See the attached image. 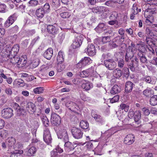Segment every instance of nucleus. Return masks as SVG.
I'll use <instances>...</instances> for the list:
<instances>
[{
  "instance_id": "obj_37",
  "label": "nucleus",
  "mask_w": 157,
  "mask_h": 157,
  "mask_svg": "<svg viewBox=\"0 0 157 157\" xmlns=\"http://www.w3.org/2000/svg\"><path fill=\"white\" fill-rule=\"evenodd\" d=\"M132 9V12L135 13V14H138L139 12L141 11V9L138 8L137 4L136 3H135L133 4Z\"/></svg>"
},
{
  "instance_id": "obj_36",
  "label": "nucleus",
  "mask_w": 157,
  "mask_h": 157,
  "mask_svg": "<svg viewBox=\"0 0 157 157\" xmlns=\"http://www.w3.org/2000/svg\"><path fill=\"white\" fill-rule=\"evenodd\" d=\"M150 104L152 106L157 105V95H155L151 97L150 100Z\"/></svg>"
},
{
  "instance_id": "obj_41",
  "label": "nucleus",
  "mask_w": 157,
  "mask_h": 157,
  "mask_svg": "<svg viewBox=\"0 0 157 157\" xmlns=\"http://www.w3.org/2000/svg\"><path fill=\"white\" fill-rule=\"evenodd\" d=\"M36 151V148L32 147L30 148L26 152V155L28 156H30L33 155Z\"/></svg>"
},
{
  "instance_id": "obj_27",
  "label": "nucleus",
  "mask_w": 157,
  "mask_h": 157,
  "mask_svg": "<svg viewBox=\"0 0 157 157\" xmlns=\"http://www.w3.org/2000/svg\"><path fill=\"white\" fill-rule=\"evenodd\" d=\"M50 10V5L48 3H45L43 6L42 10L41 11V15H40V17H42L44 14L45 13L48 11Z\"/></svg>"
},
{
  "instance_id": "obj_13",
  "label": "nucleus",
  "mask_w": 157,
  "mask_h": 157,
  "mask_svg": "<svg viewBox=\"0 0 157 157\" xmlns=\"http://www.w3.org/2000/svg\"><path fill=\"white\" fill-rule=\"evenodd\" d=\"M51 122L55 125H59L61 121L60 116L54 113H52L51 114Z\"/></svg>"
},
{
  "instance_id": "obj_21",
  "label": "nucleus",
  "mask_w": 157,
  "mask_h": 157,
  "mask_svg": "<svg viewBox=\"0 0 157 157\" xmlns=\"http://www.w3.org/2000/svg\"><path fill=\"white\" fill-rule=\"evenodd\" d=\"M26 109L29 113H33L35 111L34 104L31 102L28 103L26 105Z\"/></svg>"
},
{
  "instance_id": "obj_32",
  "label": "nucleus",
  "mask_w": 157,
  "mask_h": 157,
  "mask_svg": "<svg viewBox=\"0 0 157 157\" xmlns=\"http://www.w3.org/2000/svg\"><path fill=\"white\" fill-rule=\"evenodd\" d=\"M143 94L146 97H151L153 94V91L150 88L147 87L143 91Z\"/></svg>"
},
{
  "instance_id": "obj_18",
  "label": "nucleus",
  "mask_w": 157,
  "mask_h": 157,
  "mask_svg": "<svg viewBox=\"0 0 157 157\" xmlns=\"http://www.w3.org/2000/svg\"><path fill=\"white\" fill-rule=\"evenodd\" d=\"M9 58L10 59V62L11 63L13 64L17 63L18 66L20 65L22 63V60L23 59V58H20L19 56L17 55Z\"/></svg>"
},
{
  "instance_id": "obj_56",
  "label": "nucleus",
  "mask_w": 157,
  "mask_h": 157,
  "mask_svg": "<svg viewBox=\"0 0 157 157\" xmlns=\"http://www.w3.org/2000/svg\"><path fill=\"white\" fill-rule=\"evenodd\" d=\"M110 40V37L109 36L103 37L101 40L103 44H105L108 42Z\"/></svg>"
},
{
  "instance_id": "obj_15",
  "label": "nucleus",
  "mask_w": 157,
  "mask_h": 157,
  "mask_svg": "<svg viewBox=\"0 0 157 157\" xmlns=\"http://www.w3.org/2000/svg\"><path fill=\"white\" fill-rule=\"evenodd\" d=\"M14 107L15 109L16 114L17 116H19L21 115H24L26 114V111L23 108L20 107L17 103L14 104Z\"/></svg>"
},
{
  "instance_id": "obj_49",
  "label": "nucleus",
  "mask_w": 157,
  "mask_h": 157,
  "mask_svg": "<svg viewBox=\"0 0 157 157\" xmlns=\"http://www.w3.org/2000/svg\"><path fill=\"white\" fill-rule=\"evenodd\" d=\"M119 97L118 95H116L112 98L109 99L110 102L113 103L118 101L119 100Z\"/></svg>"
},
{
  "instance_id": "obj_64",
  "label": "nucleus",
  "mask_w": 157,
  "mask_h": 157,
  "mask_svg": "<svg viewBox=\"0 0 157 157\" xmlns=\"http://www.w3.org/2000/svg\"><path fill=\"white\" fill-rule=\"evenodd\" d=\"M150 111L151 113L155 115H157V109L155 107L151 108Z\"/></svg>"
},
{
  "instance_id": "obj_46",
  "label": "nucleus",
  "mask_w": 157,
  "mask_h": 157,
  "mask_svg": "<svg viewBox=\"0 0 157 157\" xmlns=\"http://www.w3.org/2000/svg\"><path fill=\"white\" fill-rule=\"evenodd\" d=\"M71 15V13L68 12H63L60 14V16L63 18H68Z\"/></svg>"
},
{
  "instance_id": "obj_59",
  "label": "nucleus",
  "mask_w": 157,
  "mask_h": 157,
  "mask_svg": "<svg viewBox=\"0 0 157 157\" xmlns=\"http://www.w3.org/2000/svg\"><path fill=\"white\" fill-rule=\"evenodd\" d=\"M48 68V67H45L44 65H42L40 67V71H43L44 72V75L46 74L47 73V70Z\"/></svg>"
},
{
  "instance_id": "obj_55",
  "label": "nucleus",
  "mask_w": 157,
  "mask_h": 157,
  "mask_svg": "<svg viewBox=\"0 0 157 157\" xmlns=\"http://www.w3.org/2000/svg\"><path fill=\"white\" fill-rule=\"evenodd\" d=\"M101 9V6H97V7L93 8L92 9V12L95 13H100V10Z\"/></svg>"
},
{
  "instance_id": "obj_60",
  "label": "nucleus",
  "mask_w": 157,
  "mask_h": 157,
  "mask_svg": "<svg viewBox=\"0 0 157 157\" xmlns=\"http://www.w3.org/2000/svg\"><path fill=\"white\" fill-rule=\"evenodd\" d=\"M86 147L89 150H91L93 147V145L92 142H88L86 145Z\"/></svg>"
},
{
  "instance_id": "obj_6",
  "label": "nucleus",
  "mask_w": 157,
  "mask_h": 157,
  "mask_svg": "<svg viewBox=\"0 0 157 157\" xmlns=\"http://www.w3.org/2000/svg\"><path fill=\"white\" fill-rule=\"evenodd\" d=\"M123 37L118 36L113 39L111 45L113 48H115L120 46L124 41Z\"/></svg>"
},
{
  "instance_id": "obj_24",
  "label": "nucleus",
  "mask_w": 157,
  "mask_h": 157,
  "mask_svg": "<svg viewBox=\"0 0 157 157\" xmlns=\"http://www.w3.org/2000/svg\"><path fill=\"white\" fill-rule=\"evenodd\" d=\"M82 82V87L85 90H88L91 87L92 84L88 81L83 80Z\"/></svg>"
},
{
  "instance_id": "obj_51",
  "label": "nucleus",
  "mask_w": 157,
  "mask_h": 157,
  "mask_svg": "<svg viewBox=\"0 0 157 157\" xmlns=\"http://www.w3.org/2000/svg\"><path fill=\"white\" fill-rule=\"evenodd\" d=\"M117 15L118 14L116 12L114 11L113 12L109 17L110 19L116 20V19L117 16Z\"/></svg>"
},
{
  "instance_id": "obj_50",
  "label": "nucleus",
  "mask_w": 157,
  "mask_h": 157,
  "mask_svg": "<svg viewBox=\"0 0 157 157\" xmlns=\"http://www.w3.org/2000/svg\"><path fill=\"white\" fill-rule=\"evenodd\" d=\"M11 49L14 52L15 54L17 55L19 50V46L18 45H15L11 48Z\"/></svg>"
},
{
  "instance_id": "obj_5",
  "label": "nucleus",
  "mask_w": 157,
  "mask_h": 157,
  "mask_svg": "<svg viewBox=\"0 0 157 157\" xmlns=\"http://www.w3.org/2000/svg\"><path fill=\"white\" fill-rule=\"evenodd\" d=\"M43 139L44 141L48 144L51 143L52 142V139L51 134L48 128H45L44 129Z\"/></svg>"
},
{
  "instance_id": "obj_19",
  "label": "nucleus",
  "mask_w": 157,
  "mask_h": 157,
  "mask_svg": "<svg viewBox=\"0 0 157 157\" xmlns=\"http://www.w3.org/2000/svg\"><path fill=\"white\" fill-rule=\"evenodd\" d=\"M135 85L131 81H128L126 82L125 84L124 90L125 92L128 94L131 92L133 86Z\"/></svg>"
},
{
  "instance_id": "obj_12",
  "label": "nucleus",
  "mask_w": 157,
  "mask_h": 157,
  "mask_svg": "<svg viewBox=\"0 0 157 157\" xmlns=\"http://www.w3.org/2000/svg\"><path fill=\"white\" fill-rule=\"evenodd\" d=\"M154 26L152 25L151 26H148L146 27L145 34L151 37L155 36L156 33L157 32V30L154 28Z\"/></svg>"
},
{
  "instance_id": "obj_48",
  "label": "nucleus",
  "mask_w": 157,
  "mask_h": 157,
  "mask_svg": "<svg viewBox=\"0 0 157 157\" xmlns=\"http://www.w3.org/2000/svg\"><path fill=\"white\" fill-rule=\"evenodd\" d=\"M120 108L122 110L124 109L125 112H127L129 109V106L125 104H121L120 105Z\"/></svg>"
},
{
  "instance_id": "obj_30",
  "label": "nucleus",
  "mask_w": 157,
  "mask_h": 157,
  "mask_svg": "<svg viewBox=\"0 0 157 157\" xmlns=\"http://www.w3.org/2000/svg\"><path fill=\"white\" fill-rule=\"evenodd\" d=\"M42 123L45 128L49 126V121L47 117L44 115L42 114L40 116Z\"/></svg>"
},
{
  "instance_id": "obj_52",
  "label": "nucleus",
  "mask_w": 157,
  "mask_h": 157,
  "mask_svg": "<svg viewBox=\"0 0 157 157\" xmlns=\"http://www.w3.org/2000/svg\"><path fill=\"white\" fill-rule=\"evenodd\" d=\"M118 66L120 68H123L124 65V61L123 59H120L118 62Z\"/></svg>"
},
{
  "instance_id": "obj_40",
  "label": "nucleus",
  "mask_w": 157,
  "mask_h": 157,
  "mask_svg": "<svg viewBox=\"0 0 157 157\" xmlns=\"http://www.w3.org/2000/svg\"><path fill=\"white\" fill-rule=\"evenodd\" d=\"M6 51L7 53V56L9 58H10L13 56H15L17 55V54H15L14 52H13L11 49L10 48H7L6 49Z\"/></svg>"
},
{
  "instance_id": "obj_4",
  "label": "nucleus",
  "mask_w": 157,
  "mask_h": 157,
  "mask_svg": "<svg viewBox=\"0 0 157 157\" xmlns=\"http://www.w3.org/2000/svg\"><path fill=\"white\" fill-rule=\"evenodd\" d=\"M91 116L96 122L100 125H103L105 123V121L104 118L100 115L98 114L96 111L92 110Z\"/></svg>"
},
{
  "instance_id": "obj_1",
  "label": "nucleus",
  "mask_w": 157,
  "mask_h": 157,
  "mask_svg": "<svg viewBox=\"0 0 157 157\" xmlns=\"http://www.w3.org/2000/svg\"><path fill=\"white\" fill-rule=\"evenodd\" d=\"M133 53L132 52H126V53L125 56V60L126 62H127V65L128 67L130 68L131 70L133 71L135 70V65L134 63V61L131 60L130 62H129V60H131L132 59L134 56Z\"/></svg>"
},
{
  "instance_id": "obj_11",
  "label": "nucleus",
  "mask_w": 157,
  "mask_h": 157,
  "mask_svg": "<svg viewBox=\"0 0 157 157\" xmlns=\"http://www.w3.org/2000/svg\"><path fill=\"white\" fill-rule=\"evenodd\" d=\"M85 51L90 56H94L96 53L95 47L92 44H88L87 48L85 49Z\"/></svg>"
},
{
  "instance_id": "obj_44",
  "label": "nucleus",
  "mask_w": 157,
  "mask_h": 157,
  "mask_svg": "<svg viewBox=\"0 0 157 157\" xmlns=\"http://www.w3.org/2000/svg\"><path fill=\"white\" fill-rule=\"evenodd\" d=\"M81 127L83 129H86L89 127V124L88 122L85 121H82L80 124Z\"/></svg>"
},
{
  "instance_id": "obj_25",
  "label": "nucleus",
  "mask_w": 157,
  "mask_h": 157,
  "mask_svg": "<svg viewBox=\"0 0 157 157\" xmlns=\"http://www.w3.org/2000/svg\"><path fill=\"white\" fill-rule=\"evenodd\" d=\"M121 91V88L117 85L115 84L111 89L110 93L111 94H115L118 93Z\"/></svg>"
},
{
  "instance_id": "obj_17",
  "label": "nucleus",
  "mask_w": 157,
  "mask_h": 157,
  "mask_svg": "<svg viewBox=\"0 0 157 157\" xmlns=\"http://www.w3.org/2000/svg\"><path fill=\"white\" fill-rule=\"evenodd\" d=\"M48 32L53 35L57 34L58 33V29L57 26L52 25H49L47 26Z\"/></svg>"
},
{
  "instance_id": "obj_26",
  "label": "nucleus",
  "mask_w": 157,
  "mask_h": 157,
  "mask_svg": "<svg viewBox=\"0 0 157 157\" xmlns=\"http://www.w3.org/2000/svg\"><path fill=\"white\" fill-rule=\"evenodd\" d=\"M122 74V71L118 68L115 69L113 71V76L116 78H119L121 77Z\"/></svg>"
},
{
  "instance_id": "obj_42",
  "label": "nucleus",
  "mask_w": 157,
  "mask_h": 157,
  "mask_svg": "<svg viewBox=\"0 0 157 157\" xmlns=\"http://www.w3.org/2000/svg\"><path fill=\"white\" fill-rule=\"evenodd\" d=\"M14 22L13 17L11 16L9 17L5 23V26L8 27L12 25Z\"/></svg>"
},
{
  "instance_id": "obj_53",
  "label": "nucleus",
  "mask_w": 157,
  "mask_h": 157,
  "mask_svg": "<svg viewBox=\"0 0 157 157\" xmlns=\"http://www.w3.org/2000/svg\"><path fill=\"white\" fill-rule=\"evenodd\" d=\"M60 4L59 0H52V5L53 7L58 6Z\"/></svg>"
},
{
  "instance_id": "obj_57",
  "label": "nucleus",
  "mask_w": 157,
  "mask_h": 157,
  "mask_svg": "<svg viewBox=\"0 0 157 157\" xmlns=\"http://www.w3.org/2000/svg\"><path fill=\"white\" fill-rule=\"evenodd\" d=\"M123 71H124V74L125 75V76H126L127 77H128L129 75L128 68L126 67H124L123 68Z\"/></svg>"
},
{
  "instance_id": "obj_7",
  "label": "nucleus",
  "mask_w": 157,
  "mask_h": 157,
  "mask_svg": "<svg viewBox=\"0 0 157 157\" xmlns=\"http://www.w3.org/2000/svg\"><path fill=\"white\" fill-rule=\"evenodd\" d=\"M91 63L92 60L89 57H85L82 58L77 64V67L78 68H81L90 64Z\"/></svg>"
},
{
  "instance_id": "obj_10",
  "label": "nucleus",
  "mask_w": 157,
  "mask_h": 157,
  "mask_svg": "<svg viewBox=\"0 0 157 157\" xmlns=\"http://www.w3.org/2000/svg\"><path fill=\"white\" fill-rule=\"evenodd\" d=\"M13 115V111L11 108L3 109L2 112V116L5 118L11 117Z\"/></svg>"
},
{
  "instance_id": "obj_39",
  "label": "nucleus",
  "mask_w": 157,
  "mask_h": 157,
  "mask_svg": "<svg viewBox=\"0 0 157 157\" xmlns=\"http://www.w3.org/2000/svg\"><path fill=\"white\" fill-rule=\"evenodd\" d=\"M138 50L139 52H145L147 51V47L145 45L144 43H143L140 44H139Z\"/></svg>"
},
{
  "instance_id": "obj_29",
  "label": "nucleus",
  "mask_w": 157,
  "mask_h": 157,
  "mask_svg": "<svg viewBox=\"0 0 157 157\" xmlns=\"http://www.w3.org/2000/svg\"><path fill=\"white\" fill-rule=\"evenodd\" d=\"M100 13H102L105 17H106L107 15H108L110 12L109 9L108 8L101 6Z\"/></svg>"
},
{
  "instance_id": "obj_61",
  "label": "nucleus",
  "mask_w": 157,
  "mask_h": 157,
  "mask_svg": "<svg viewBox=\"0 0 157 157\" xmlns=\"http://www.w3.org/2000/svg\"><path fill=\"white\" fill-rule=\"evenodd\" d=\"M142 111L144 115L146 116L148 115L150 113L149 110L146 108H142Z\"/></svg>"
},
{
  "instance_id": "obj_3",
  "label": "nucleus",
  "mask_w": 157,
  "mask_h": 157,
  "mask_svg": "<svg viewBox=\"0 0 157 157\" xmlns=\"http://www.w3.org/2000/svg\"><path fill=\"white\" fill-rule=\"evenodd\" d=\"M83 39V36L80 34L76 36L71 44L72 48L76 49L79 47L81 45Z\"/></svg>"
},
{
  "instance_id": "obj_28",
  "label": "nucleus",
  "mask_w": 157,
  "mask_h": 157,
  "mask_svg": "<svg viewBox=\"0 0 157 157\" xmlns=\"http://www.w3.org/2000/svg\"><path fill=\"white\" fill-rule=\"evenodd\" d=\"M106 29L105 25L104 23H100L99 24L98 26L95 28V30L98 33H101Z\"/></svg>"
},
{
  "instance_id": "obj_63",
  "label": "nucleus",
  "mask_w": 157,
  "mask_h": 157,
  "mask_svg": "<svg viewBox=\"0 0 157 157\" xmlns=\"http://www.w3.org/2000/svg\"><path fill=\"white\" fill-rule=\"evenodd\" d=\"M81 98L82 100L85 101H89L91 100V98L90 97H87L84 95H83L81 96Z\"/></svg>"
},
{
  "instance_id": "obj_43",
  "label": "nucleus",
  "mask_w": 157,
  "mask_h": 157,
  "mask_svg": "<svg viewBox=\"0 0 157 157\" xmlns=\"http://www.w3.org/2000/svg\"><path fill=\"white\" fill-rule=\"evenodd\" d=\"M89 77L94 76L96 74V72L95 71V68L94 67H91L87 69Z\"/></svg>"
},
{
  "instance_id": "obj_38",
  "label": "nucleus",
  "mask_w": 157,
  "mask_h": 157,
  "mask_svg": "<svg viewBox=\"0 0 157 157\" xmlns=\"http://www.w3.org/2000/svg\"><path fill=\"white\" fill-rule=\"evenodd\" d=\"M6 142H7L8 145L9 146L12 147L15 143L16 140L14 138L11 137L8 138L7 139Z\"/></svg>"
},
{
  "instance_id": "obj_16",
  "label": "nucleus",
  "mask_w": 157,
  "mask_h": 157,
  "mask_svg": "<svg viewBox=\"0 0 157 157\" xmlns=\"http://www.w3.org/2000/svg\"><path fill=\"white\" fill-rule=\"evenodd\" d=\"M135 140V136L132 134L127 135L125 137L124 141V143L127 145L132 144Z\"/></svg>"
},
{
  "instance_id": "obj_23",
  "label": "nucleus",
  "mask_w": 157,
  "mask_h": 157,
  "mask_svg": "<svg viewBox=\"0 0 157 157\" xmlns=\"http://www.w3.org/2000/svg\"><path fill=\"white\" fill-rule=\"evenodd\" d=\"M64 146L65 151L68 152L73 150L75 148L73 144L69 141L65 143Z\"/></svg>"
},
{
  "instance_id": "obj_34",
  "label": "nucleus",
  "mask_w": 157,
  "mask_h": 157,
  "mask_svg": "<svg viewBox=\"0 0 157 157\" xmlns=\"http://www.w3.org/2000/svg\"><path fill=\"white\" fill-rule=\"evenodd\" d=\"M63 55V53L62 52H59L57 57V60L58 63L61 64L63 62L64 60Z\"/></svg>"
},
{
  "instance_id": "obj_8",
  "label": "nucleus",
  "mask_w": 157,
  "mask_h": 157,
  "mask_svg": "<svg viewBox=\"0 0 157 157\" xmlns=\"http://www.w3.org/2000/svg\"><path fill=\"white\" fill-rule=\"evenodd\" d=\"M104 63L106 67L109 70H113L117 66L116 63L112 59L105 60Z\"/></svg>"
},
{
  "instance_id": "obj_31",
  "label": "nucleus",
  "mask_w": 157,
  "mask_h": 157,
  "mask_svg": "<svg viewBox=\"0 0 157 157\" xmlns=\"http://www.w3.org/2000/svg\"><path fill=\"white\" fill-rule=\"evenodd\" d=\"M138 56L141 63H147L146 57L143 53L141 52H139L138 53Z\"/></svg>"
},
{
  "instance_id": "obj_33",
  "label": "nucleus",
  "mask_w": 157,
  "mask_h": 157,
  "mask_svg": "<svg viewBox=\"0 0 157 157\" xmlns=\"http://www.w3.org/2000/svg\"><path fill=\"white\" fill-rule=\"evenodd\" d=\"M141 112L139 111H136L135 113L134 121L136 124H140V120L141 118Z\"/></svg>"
},
{
  "instance_id": "obj_35",
  "label": "nucleus",
  "mask_w": 157,
  "mask_h": 157,
  "mask_svg": "<svg viewBox=\"0 0 157 157\" xmlns=\"http://www.w3.org/2000/svg\"><path fill=\"white\" fill-rule=\"evenodd\" d=\"M23 153L22 150H16L14 152H11L10 157H19L21 156V154Z\"/></svg>"
},
{
  "instance_id": "obj_45",
  "label": "nucleus",
  "mask_w": 157,
  "mask_h": 157,
  "mask_svg": "<svg viewBox=\"0 0 157 157\" xmlns=\"http://www.w3.org/2000/svg\"><path fill=\"white\" fill-rule=\"evenodd\" d=\"M79 76L82 78H86L89 77L88 73V71L87 69L80 72Z\"/></svg>"
},
{
  "instance_id": "obj_62",
  "label": "nucleus",
  "mask_w": 157,
  "mask_h": 157,
  "mask_svg": "<svg viewBox=\"0 0 157 157\" xmlns=\"http://www.w3.org/2000/svg\"><path fill=\"white\" fill-rule=\"evenodd\" d=\"M124 29L122 28L120 29L118 32V33L121 35L120 36L121 37H123L124 39Z\"/></svg>"
},
{
  "instance_id": "obj_58",
  "label": "nucleus",
  "mask_w": 157,
  "mask_h": 157,
  "mask_svg": "<svg viewBox=\"0 0 157 157\" xmlns=\"http://www.w3.org/2000/svg\"><path fill=\"white\" fill-rule=\"evenodd\" d=\"M16 82L17 84H18V85L21 86H25V83L24 82V81L21 79H19L16 80Z\"/></svg>"
},
{
  "instance_id": "obj_9",
  "label": "nucleus",
  "mask_w": 157,
  "mask_h": 157,
  "mask_svg": "<svg viewBox=\"0 0 157 157\" xmlns=\"http://www.w3.org/2000/svg\"><path fill=\"white\" fill-rule=\"evenodd\" d=\"M71 132L73 137L76 139H81L82 137L83 133L79 128L73 127L71 129Z\"/></svg>"
},
{
  "instance_id": "obj_14",
  "label": "nucleus",
  "mask_w": 157,
  "mask_h": 157,
  "mask_svg": "<svg viewBox=\"0 0 157 157\" xmlns=\"http://www.w3.org/2000/svg\"><path fill=\"white\" fill-rule=\"evenodd\" d=\"M65 105L69 109L74 112H76L79 109V106L76 103L72 101L67 102Z\"/></svg>"
},
{
  "instance_id": "obj_47",
  "label": "nucleus",
  "mask_w": 157,
  "mask_h": 157,
  "mask_svg": "<svg viewBox=\"0 0 157 157\" xmlns=\"http://www.w3.org/2000/svg\"><path fill=\"white\" fill-rule=\"evenodd\" d=\"M105 5L109 7H114L115 6V5L114 2H113L112 0L106 1Z\"/></svg>"
},
{
  "instance_id": "obj_22",
  "label": "nucleus",
  "mask_w": 157,
  "mask_h": 157,
  "mask_svg": "<svg viewBox=\"0 0 157 157\" xmlns=\"http://www.w3.org/2000/svg\"><path fill=\"white\" fill-rule=\"evenodd\" d=\"M141 80L147 83L151 84H154L155 83L156 81L153 78L149 76H146L145 77L142 78Z\"/></svg>"
},
{
  "instance_id": "obj_20",
  "label": "nucleus",
  "mask_w": 157,
  "mask_h": 157,
  "mask_svg": "<svg viewBox=\"0 0 157 157\" xmlns=\"http://www.w3.org/2000/svg\"><path fill=\"white\" fill-rule=\"evenodd\" d=\"M53 50L52 49L50 48H48L44 53L43 56L47 59L50 60L52 56Z\"/></svg>"
},
{
  "instance_id": "obj_2",
  "label": "nucleus",
  "mask_w": 157,
  "mask_h": 157,
  "mask_svg": "<svg viewBox=\"0 0 157 157\" xmlns=\"http://www.w3.org/2000/svg\"><path fill=\"white\" fill-rule=\"evenodd\" d=\"M57 135L58 138L63 139L65 141L68 140V136L67 132L63 127L60 126L57 131Z\"/></svg>"
},
{
  "instance_id": "obj_54",
  "label": "nucleus",
  "mask_w": 157,
  "mask_h": 157,
  "mask_svg": "<svg viewBox=\"0 0 157 157\" xmlns=\"http://www.w3.org/2000/svg\"><path fill=\"white\" fill-rule=\"evenodd\" d=\"M153 39L150 37H146L145 41L149 45H151L153 44Z\"/></svg>"
}]
</instances>
